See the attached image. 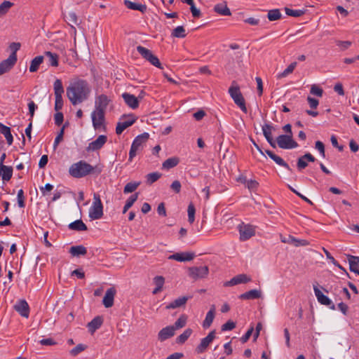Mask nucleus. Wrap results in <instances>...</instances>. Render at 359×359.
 I'll list each match as a JSON object with an SVG mask.
<instances>
[{
	"instance_id": "obj_1",
	"label": "nucleus",
	"mask_w": 359,
	"mask_h": 359,
	"mask_svg": "<svg viewBox=\"0 0 359 359\" xmlns=\"http://www.w3.org/2000/svg\"><path fill=\"white\" fill-rule=\"evenodd\" d=\"M66 91L70 102L73 105H76L88 98L91 88L87 81L75 79L71 81Z\"/></svg>"
},
{
	"instance_id": "obj_2",
	"label": "nucleus",
	"mask_w": 359,
	"mask_h": 359,
	"mask_svg": "<svg viewBox=\"0 0 359 359\" xmlns=\"http://www.w3.org/2000/svg\"><path fill=\"white\" fill-rule=\"evenodd\" d=\"M102 168L99 166H93L85 161L81 160L72 164L69 168V174L74 178H82L88 175L100 174Z\"/></svg>"
},
{
	"instance_id": "obj_3",
	"label": "nucleus",
	"mask_w": 359,
	"mask_h": 359,
	"mask_svg": "<svg viewBox=\"0 0 359 359\" xmlns=\"http://www.w3.org/2000/svg\"><path fill=\"white\" fill-rule=\"evenodd\" d=\"M231 97L233 99L234 103L241 109V110L247 113L248 109L245 105V99L240 90L239 86L237 85L236 81H233L231 86L228 90Z\"/></svg>"
},
{
	"instance_id": "obj_4",
	"label": "nucleus",
	"mask_w": 359,
	"mask_h": 359,
	"mask_svg": "<svg viewBox=\"0 0 359 359\" xmlns=\"http://www.w3.org/2000/svg\"><path fill=\"white\" fill-rule=\"evenodd\" d=\"M149 134L147 133H144L143 134H141L138 136H137L135 140H133L130 151H129V161H132L133 158L140 151L143 149L146 142L149 139Z\"/></svg>"
},
{
	"instance_id": "obj_5",
	"label": "nucleus",
	"mask_w": 359,
	"mask_h": 359,
	"mask_svg": "<svg viewBox=\"0 0 359 359\" xmlns=\"http://www.w3.org/2000/svg\"><path fill=\"white\" fill-rule=\"evenodd\" d=\"M89 217L93 220L101 219L103 216V205L98 194L94 193L93 201L88 212Z\"/></svg>"
},
{
	"instance_id": "obj_6",
	"label": "nucleus",
	"mask_w": 359,
	"mask_h": 359,
	"mask_svg": "<svg viewBox=\"0 0 359 359\" xmlns=\"http://www.w3.org/2000/svg\"><path fill=\"white\" fill-rule=\"evenodd\" d=\"M137 50L144 59L149 62L152 65L163 69L158 58L150 50L142 46H138Z\"/></svg>"
},
{
	"instance_id": "obj_7",
	"label": "nucleus",
	"mask_w": 359,
	"mask_h": 359,
	"mask_svg": "<svg viewBox=\"0 0 359 359\" xmlns=\"http://www.w3.org/2000/svg\"><path fill=\"white\" fill-rule=\"evenodd\" d=\"M278 147L283 149H290L298 147L292 135H280L276 139Z\"/></svg>"
},
{
	"instance_id": "obj_8",
	"label": "nucleus",
	"mask_w": 359,
	"mask_h": 359,
	"mask_svg": "<svg viewBox=\"0 0 359 359\" xmlns=\"http://www.w3.org/2000/svg\"><path fill=\"white\" fill-rule=\"evenodd\" d=\"M238 229L241 241H247L255 235V227L251 224L242 223L238 226Z\"/></svg>"
},
{
	"instance_id": "obj_9",
	"label": "nucleus",
	"mask_w": 359,
	"mask_h": 359,
	"mask_svg": "<svg viewBox=\"0 0 359 359\" xmlns=\"http://www.w3.org/2000/svg\"><path fill=\"white\" fill-rule=\"evenodd\" d=\"M208 273L209 269L207 266L189 268V276L194 279L204 278Z\"/></svg>"
},
{
	"instance_id": "obj_10",
	"label": "nucleus",
	"mask_w": 359,
	"mask_h": 359,
	"mask_svg": "<svg viewBox=\"0 0 359 359\" xmlns=\"http://www.w3.org/2000/svg\"><path fill=\"white\" fill-rule=\"evenodd\" d=\"M104 114L105 111L94 110L91 114L93 126L95 130H100L104 128Z\"/></svg>"
},
{
	"instance_id": "obj_11",
	"label": "nucleus",
	"mask_w": 359,
	"mask_h": 359,
	"mask_svg": "<svg viewBox=\"0 0 359 359\" xmlns=\"http://www.w3.org/2000/svg\"><path fill=\"white\" fill-rule=\"evenodd\" d=\"M313 290L315 295L320 304L327 306L332 310L335 309V305L333 304L332 300L328 297L323 294L317 286H313Z\"/></svg>"
},
{
	"instance_id": "obj_12",
	"label": "nucleus",
	"mask_w": 359,
	"mask_h": 359,
	"mask_svg": "<svg viewBox=\"0 0 359 359\" xmlns=\"http://www.w3.org/2000/svg\"><path fill=\"white\" fill-rule=\"evenodd\" d=\"M215 330H212L207 335V337L201 339V343L196 348V351L198 353H202L205 352L210 344L215 338Z\"/></svg>"
},
{
	"instance_id": "obj_13",
	"label": "nucleus",
	"mask_w": 359,
	"mask_h": 359,
	"mask_svg": "<svg viewBox=\"0 0 359 359\" xmlns=\"http://www.w3.org/2000/svg\"><path fill=\"white\" fill-rule=\"evenodd\" d=\"M107 137L106 135H101L97 138L88 144L86 148L87 151H94L100 149L106 143Z\"/></svg>"
},
{
	"instance_id": "obj_14",
	"label": "nucleus",
	"mask_w": 359,
	"mask_h": 359,
	"mask_svg": "<svg viewBox=\"0 0 359 359\" xmlns=\"http://www.w3.org/2000/svg\"><path fill=\"white\" fill-rule=\"evenodd\" d=\"M15 63L14 55L9 56L7 59L1 61L0 62V76L10 72Z\"/></svg>"
},
{
	"instance_id": "obj_15",
	"label": "nucleus",
	"mask_w": 359,
	"mask_h": 359,
	"mask_svg": "<svg viewBox=\"0 0 359 359\" xmlns=\"http://www.w3.org/2000/svg\"><path fill=\"white\" fill-rule=\"evenodd\" d=\"M250 281H251V278L247 275L243 273L237 275L232 278L230 280L225 282L224 285L225 287H231L241 283H246Z\"/></svg>"
},
{
	"instance_id": "obj_16",
	"label": "nucleus",
	"mask_w": 359,
	"mask_h": 359,
	"mask_svg": "<svg viewBox=\"0 0 359 359\" xmlns=\"http://www.w3.org/2000/svg\"><path fill=\"white\" fill-rule=\"evenodd\" d=\"M280 241L284 243H289L294 245L295 247L298 246H306L309 245V242L306 240L304 239H297L292 236L289 235L288 236H280Z\"/></svg>"
},
{
	"instance_id": "obj_17",
	"label": "nucleus",
	"mask_w": 359,
	"mask_h": 359,
	"mask_svg": "<svg viewBox=\"0 0 359 359\" xmlns=\"http://www.w3.org/2000/svg\"><path fill=\"white\" fill-rule=\"evenodd\" d=\"M15 310L18 312L20 316L25 318H28L29 314V307L27 302L24 299L19 300L14 305Z\"/></svg>"
},
{
	"instance_id": "obj_18",
	"label": "nucleus",
	"mask_w": 359,
	"mask_h": 359,
	"mask_svg": "<svg viewBox=\"0 0 359 359\" xmlns=\"http://www.w3.org/2000/svg\"><path fill=\"white\" fill-rule=\"evenodd\" d=\"M109 102L108 97L102 94L95 97V109L98 111H105Z\"/></svg>"
},
{
	"instance_id": "obj_19",
	"label": "nucleus",
	"mask_w": 359,
	"mask_h": 359,
	"mask_svg": "<svg viewBox=\"0 0 359 359\" xmlns=\"http://www.w3.org/2000/svg\"><path fill=\"white\" fill-rule=\"evenodd\" d=\"M116 290L114 287L109 288L103 297L102 303L106 308H110L114 304Z\"/></svg>"
},
{
	"instance_id": "obj_20",
	"label": "nucleus",
	"mask_w": 359,
	"mask_h": 359,
	"mask_svg": "<svg viewBox=\"0 0 359 359\" xmlns=\"http://www.w3.org/2000/svg\"><path fill=\"white\" fill-rule=\"evenodd\" d=\"M175 330L172 325L167 326L161 330L158 334V339L163 341L175 335Z\"/></svg>"
},
{
	"instance_id": "obj_21",
	"label": "nucleus",
	"mask_w": 359,
	"mask_h": 359,
	"mask_svg": "<svg viewBox=\"0 0 359 359\" xmlns=\"http://www.w3.org/2000/svg\"><path fill=\"white\" fill-rule=\"evenodd\" d=\"M195 255L193 252H180L175 253L168 257L169 259H174L177 262H187L194 259Z\"/></svg>"
},
{
	"instance_id": "obj_22",
	"label": "nucleus",
	"mask_w": 359,
	"mask_h": 359,
	"mask_svg": "<svg viewBox=\"0 0 359 359\" xmlns=\"http://www.w3.org/2000/svg\"><path fill=\"white\" fill-rule=\"evenodd\" d=\"M122 97L126 104L130 108L135 109L139 107L138 99L135 95L128 93H124L122 94Z\"/></svg>"
},
{
	"instance_id": "obj_23",
	"label": "nucleus",
	"mask_w": 359,
	"mask_h": 359,
	"mask_svg": "<svg viewBox=\"0 0 359 359\" xmlns=\"http://www.w3.org/2000/svg\"><path fill=\"white\" fill-rule=\"evenodd\" d=\"M272 130L273 127L271 125L265 124L262 126V131L264 136L266 139L269 144L273 147H276V142L272 137Z\"/></svg>"
},
{
	"instance_id": "obj_24",
	"label": "nucleus",
	"mask_w": 359,
	"mask_h": 359,
	"mask_svg": "<svg viewBox=\"0 0 359 359\" xmlns=\"http://www.w3.org/2000/svg\"><path fill=\"white\" fill-rule=\"evenodd\" d=\"M135 122V118L128 117L124 121H119L116 128V133L117 135H121L125 129L132 126Z\"/></svg>"
},
{
	"instance_id": "obj_25",
	"label": "nucleus",
	"mask_w": 359,
	"mask_h": 359,
	"mask_svg": "<svg viewBox=\"0 0 359 359\" xmlns=\"http://www.w3.org/2000/svg\"><path fill=\"white\" fill-rule=\"evenodd\" d=\"M103 323V318L102 316L95 317L87 325L88 331L93 334L97 329H99Z\"/></svg>"
},
{
	"instance_id": "obj_26",
	"label": "nucleus",
	"mask_w": 359,
	"mask_h": 359,
	"mask_svg": "<svg viewBox=\"0 0 359 359\" xmlns=\"http://www.w3.org/2000/svg\"><path fill=\"white\" fill-rule=\"evenodd\" d=\"M13 175V168L0 163V177L4 181H9Z\"/></svg>"
},
{
	"instance_id": "obj_27",
	"label": "nucleus",
	"mask_w": 359,
	"mask_h": 359,
	"mask_svg": "<svg viewBox=\"0 0 359 359\" xmlns=\"http://www.w3.org/2000/svg\"><path fill=\"white\" fill-rule=\"evenodd\" d=\"M265 153L277 163L278 165L284 167L288 170H291L289 165L279 156L275 154L273 151L270 150H266Z\"/></svg>"
},
{
	"instance_id": "obj_28",
	"label": "nucleus",
	"mask_w": 359,
	"mask_h": 359,
	"mask_svg": "<svg viewBox=\"0 0 359 359\" xmlns=\"http://www.w3.org/2000/svg\"><path fill=\"white\" fill-rule=\"evenodd\" d=\"M43 56L46 57V62L49 66L55 67L58 66L59 56L57 54L50 51H46Z\"/></svg>"
},
{
	"instance_id": "obj_29",
	"label": "nucleus",
	"mask_w": 359,
	"mask_h": 359,
	"mask_svg": "<svg viewBox=\"0 0 359 359\" xmlns=\"http://www.w3.org/2000/svg\"><path fill=\"white\" fill-rule=\"evenodd\" d=\"M189 298H190L189 297H185V296L180 297L179 298L175 299L174 301H172L170 304H168L165 306V309H176V308L181 307V306H182L186 304L187 300Z\"/></svg>"
},
{
	"instance_id": "obj_30",
	"label": "nucleus",
	"mask_w": 359,
	"mask_h": 359,
	"mask_svg": "<svg viewBox=\"0 0 359 359\" xmlns=\"http://www.w3.org/2000/svg\"><path fill=\"white\" fill-rule=\"evenodd\" d=\"M347 257L350 271L358 274L359 272V257L348 255Z\"/></svg>"
},
{
	"instance_id": "obj_31",
	"label": "nucleus",
	"mask_w": 359,
	"mask_h": 359,
	"mask_svg": "<svg viewBox=\"0 0 359 359\" xmlns=\"http://www.w3.org/2000/svg\"><path fill=\"white\" fill-rule=\"evenodd\" d=\"M215 306L212 305L210 311L207 313L205 320L203 322V327L204 328H208L215 318Z\"/></svg>"
},
{
	"instance_id": "obj_32",
	"label": "nucleus",
	"mask_w": 359,
	"mask_h": 359,
	"mask_svg": "<svg viewBox=\"0 0 359 359\" xmlns=\"http://www.w3.org/2000/svg\"><path fill=\"white\" fill-rule=\"evenodd\" d=\"M0 133L4 135L8 145H11L13 142V137L11 133V128L0 123Z\"/></svg>"
},
{
	"instance_id": "obj_33",
	"label": "nucleus",
	"mask_w": 359,
	"mask_h": 359,
	"mask_svg": "<svg viewBox=\"0 0 359 359\" xmlns=\"http://www.w3.org/2000/svg\"><path fill=\"white\" fill-rule=\"evenodd\" d=\"M124 4L128 8L131 10L139 11L142 13H144L147 11V6L144 4L134 3L129 0H125Z\"/></svg>"
},
{
	"instance_id": "obj_34",
	"label": "nucleus",
	"mask_w": 359,
	"mask_h": 359,
	"mask_svg": "<svg viewBox=\"0 0 359 359\" xmlns=\"http://www.w3.org/2000/svg\"><path fill=\"white\" fill-rule=\"evenodd\" d=\"M43 55H39L32 59L29 68V72H36L39 69V66L43 63Z\"/></svg>"
},
{
	"instance_id": "obj_35",
	"label": "nucleus",
	"mask_w": 359,
	"mask_h": 359,
	"mask_svg": "<svg viewBox=\"0 0 359 359\" xmlns=\"http://www.w3.org/2000/svg\"><path fill=\"white\" fill-rule=\"evenodd\" d=\"M261 291L258 290H251L239 296L241 299H255L261 297Z\"/></svg>"
},
{
	"instance_id": "obj_36",
	"label": "nucleus",
	"mask_w": 359,
	"mask_h": 359,
	"mask_svg": "<svg viewBox=\"0 0 359 359\" xmlns=\"http://www.w3.org/2000/svg\"><path fill=\"white\" fill-rule=\"evenodd\" d=\"M214 11L216 13L224 16H229L231 15V13L226 5V2L225 1L223 4L215 5L214 7Z\"/></svg>"
},
{
	"instance_id": "obj_37",
	"label": "nucleus",
	"mask_w": 359,
	"mask_h": 359,
	"mask_svg": "<svg viewBox=\"0 0 359 359\" xmlns=\"http://www.w3.org/2000/svg\"><path fill=\"white\" fill-rule=\"evenodd\" d=\"M153 282L156 287L154 289L152 293L156 294L162 290L165 283V278L162 276H156L154 278Z\"/></svg>"
},
{
	"instance_id": "obj_38",
	"label": "nucleus",
	"mask_w": 359,
	"mask_h": 359,
	"mask_svg": "<svg viewBox=\"0 0 359 359\" xmlns=\"http://www.w3.org/2000/svg\"><path fill=\"white\" fill-rule=\"evenodd\" d=\"M69 253L74 257H79L86 255L87 249L83 245L72 246L69 249Z\"/></svg>"
},
{
	"instance_id": "obj_39",
	"label": "nucleus",
	"mask_w": 359,
	"mask_h": 359,
	"mask_svg": "<svg viewBox=\"0 0 359 359\" xmlns=\"http://www.w3.org/2000/svg\"><path fill=\"white\" fill-rule=\"evenodd\" d=\"M180 159L177 157H171L166 159L162 164V168L169 170L178 165Z\"/></svg>"
},
{
	"instance_id": "obj_40",
	"label": "nucleus",
	"mask_w": 359,
	"mask_h": 359,
	"mask_svg": "<svg viewBox=\"0 0 359 359\" xmlns=\"http://www.w3.org/2000/svg\"><path fill=\"white\" fill-rule=\"evenodd\" d=\"M69 228L72 230L82 231L87 230V226L83 222L81 219H77L69 224Z\"/></svg>"
},
{
	"instance_id": "obj_41",
	"label": "nucleus",
	"mask_w": 359,
	"mask_h": 359,
	"mask_svg": "<svg viewBox=\"0 0 359 359\" xmlns=\"http://www.w3.org/2000/svg\"><path fill=\"white\" fill-rule=\"evenodd\" d=\"M193 331L191 328L186 329L182 334L179 335L176 339V343L182 344H184L188 338L191 336Z\"/></svg>"
},
{
	"instance_id": "obj_42",
	"label": "nucleus",
	"mask_w": 359,
	"mask_h": 359,
	"mask_svg": "<svg viewBox=\"0 0 359 359\" xmlns=\"http://www.w3.org/2000/svg\"><path fill=\"white\" fill-rule=\"evenodd\" d=\"M138 194L135 193V194L131 195L126 202V204L123 207V213H126L130 208L133 206L134 203L137 200Z\"/></svg>"
},
{
	"instance_id": "obj_43",
	"label": "nucleus",
	"mask_w": 359,
	"mask_h": 359,
	"mask_svg": "<svg viewBox=\"0 0 359 359\" xmlns=\"http://www.w3.org/2000/svg\"><path fill=\"white\" fill-rule=\"evenodd\" d=\"M13 4L9 1H4L0 4V18L4 16L13 6Z\"/></svg>"
},
{
	"instance_id": "obj_44",
	"label": "nucleus",
	"mask_w": 359,
	"mask_h": 359,
	"mask_svg": "<svg viewBox=\"0 0 359 359\" xmlns=\"http://www.w3.org/2000/svg\"><path fill=\"white\" fill-rule=\"evenodd\" d=\"M171 35L176 38H184L187 36V33L183 26H178L172 30Z\"/></svg>"
},
{
	"instance_id": "obj_45",
	"label": "nucleus",
	"mask_w": 359,
	"mask_h": 359,
	"mask_svg": "<svg viewBox=\"0 0 359 359\" xmlns=\"http://www.w3.org/2000/svg\"><path fill=\"white\" fill-rule=\"evenodd\" d=\"M55 96L62 95L64 93V88L60 79H56L53 84Z\"/></svg>"
},
{
	"instance_id": "obj_46",
	"label": "nucleus",
	"mask_w": 359,
	"mask_h": 359,
	"mask_svg": "<svg viewBox=\"0 0 359 359\" xmlns=\"http://www.w3.org/2000/svg\"><path fill=\"white\" fill-rule=\"evenodd\" d=\"M267 18L270 21H274L281 18V13L279 9L270 10L268 12Z\"/></svg>"
},
{
	"instance_id": "obj_47",
	"label": "nucleus",
	"mask_w": 359,
	"mask_h": 359,
	"mask_svg": "<svg viewBox=\"0 0 359 359\" xmlns=\"http://www.w3.org/2000/svg\"><path fill=\"white\" fill-rule=\"evenodd\" d=\"M187 317L185 315H182L175 323L173 325H172L174 329L178 330L184 327L187 323Z\"/></svg>"
},
{
	"instance_id": "obj_48",
	"label": "nucleus",
	"mask_w": 359,
	"mask_h": 359,
	"mask_svg": "<svg viewBox=\"0 0 359 359\" xmlns=\"http://www.w3.org/2000/svg\"><path fill=\"white\" fill-rule=\"evenodd\" d=\"M297 66V62H292L283 72L278 75V78L281 79L286 77L288 74H291Z\"/></svg>"
},
{
	"instance_id": "obj_49",
	"label": "nucleus",
	"mask_w": 359,
	"mask_h": 359,
	"mask_svg": "<svg viewBox=\"0 0 359 359\" xmlns=\"http://www.w3.org/2000/svg\"><path fill=\"white\" fill-rule=\"evenodd\" d=\"M161 177V174L158 172H151L147 175V182L151 184L156 182Z\"/></svg>"
},
{
	"instance_id": "obj_50",
	"label": "nucleus",
	"mask_w": 359,
	"mask_h": 359,
	"mask_svg": "<svg viewBox=\"0 0 359 359\" xmlns=\"http://www.w3.org/2000/svg\"><path fill=\"white\" fill-rule=\"evenodd\" d=\"M335 43L339 48L340 50L344 51L351 47L352 42L350 41L336 40Z\"/></svg>"
},
{
	"instance_id": "obj_51",
	"label": "nucleus",
	"mask_w": 359,
	"mask_h": 359,
	"mask_svg": "<svg viewBox=\"0 0 359 359\" xmlns=\"http://www.w3.org/2000/svg\"><path fill=\"white\" fill-rule=\"evenodd\" d=\"M140 184V182H129L124 187L123 192L125 194L132 193L135 191Z\"/></svg>"
},
{
	"instance_id": "obj_52",
	"label": "nucleus",
	"mask_w": 359,
	"mask_h": 359,
	"mask_svg": "<svg viewBox=\"0 0 359 359\" xmlns=\"http://www.w3.org/2000/svg\"><path fill=\"white\" fill-rule=\"evenodd\" d=\"M87 348V346L83 344H79L70 351V354L72 356H76L81 352L85 351Z\"/></svg>"
},
{
	"instance_id": "obj_53",
	"label": "nucleus",
	"mask_w": 359,
	"mask_h": 359,
	"mask_svg": "<svg viewBox=\"0 0 359 359\" xmlns=\"http://www.w3.org/2000/svg\"><path fill=\"white\" fill-rule=\"evenodd\" d=\"M20 43H15L13 42L10 44L9 48L12 51L11 54L9 56L14 55L15 57V61L17 62L18 57H17V51L20 50Z\"/></svg>"
},
{
	"instance_id": "obj_54",
	"label": "nucleus",
	"mask_w": 359,
	"mask_h": 359,
	"mask_svg": "<svg viewBox=\"0 0 359 359\" xmlns=\"http://www.w3.org/2000/svg\"><path fill=\"white\" fill-rule=\"evenodd\" d=\"M188 212V221L190 223H193L195 219V212L196 209L193 203H190L187 209Z\"/></svg>"
},
{
	"instance_id": "obj_55",
	"label": "nucleus",
	"mask_w": 359,
	"mask_h": 359,
	"mask_svg": "<svg viewBox=\"0 0 359 359\" xmlns=\"http://www.w3.org/2000/svg\"><path fill=\"white\" fill-rule=\"evenodd\" d=\"M285 11L287 15L292 17H300L304 13V11L302 10H292L288 8H285Z\"/></svg>"
},
{
	"instance_id": "obj_56",
	"label": "nucleus",
	"mask_w": 359,
	"mask_h": 359,
	"mask_svg": "<svg viewBox=\"0 0 359 359\" xmlns=\"http://www.w3.org/2000/svg\"><path fill=\"white\" fill-rule=\"evenodd\" d=\"M18 198V203L20 208H24L25 206V196H24V191L22 189H20L18 192L17 195Z\"/></svg>"
},
{
	"instance_id": "obj_57",
	"label": "nucleus",
	"mask_w": 359,
	"mask_h": 359,
	"mask_svg": "<svg viewBox=\"0 0 359 359\" xmlns=\"http://www.w3.org/2000/svg\"><path fill=\"white\" fill-rule=\"evenodd\" d=\"M64 130H65V127L63 126L59 133L57 134V135L56 136L55 139V141H54V144H53V148L54 149H55L57 147V145L59 144V143L63 140V135H64Z\"/></svg>"
},
{
	"instance_id": "obj_58",
	"label": "nucleus",
	"mask_w": 359,
	"mask_h": 359,
	"mask_svg": "<svg viewBox=\"0 0 359 359\" xmlns=\"http://www.w3.org/2000/svg\"><path fill=\"white\" fill-rule=\"evenodd\" d=\"M307 161L304 158V156L299 157L297 160V166L299 170H302L307 167Z\"/></svg>"
},
{
	"instance_id": "obj_59",
	"label": "nucleus",
	"mask_w": 359,
	"mask_h": 359,
	"mask_svg": "<svg viewBox=\"0 0 359 359\" xmlns=\"http://www.w3.org/2000/svg\"><path fill=\"white\" fill-rule=\"evenodd\" d=\"M55 110L58 111L63 107L62 95H57V96H55Z\"/></svg>"
},
{
	"instance_id": "obj_60",
	"label": "nucleus",
	"mask_w": 359,
	"mask_h": 359,
	"mask_svg": "<svg viewBox=\"0 0 359 359\" xmlns=\"http://www.w3.org/2000/svg\"><path fill=\"white\" fill-rule=\"evenodd\" d=\"M29 114L30 115L29 121H32V118L34 115V111L37 109V105L34 101L30 100L28 103Z\"/></svg>"
},
{
	"instance_id": "obj_61",
	"label": "nucleus",
	"mask_w": 359,
	"mask_h": 359,
	"mask_svg": "<svg viewBox=\"0 0 359 359\" xmlns=\"http://www.w3.org/2000/svg\"><path fill=\"white\" fill-rule=\"evenodd\" d=\"M315 148L319 151L322 157H325V146L324 144L320 141L316 142Z\"/></svg>"
},
{
	"instance_id": "obj_62",
	"label": "nucleus",
	"mask_w": 359,
	"mask_h": 359,
	"mask_svg": "<svg viewBox=\"0 0 359 359\" xmlns=\"http://www.w3.org/2000/svg\"><path fill=\"white\" fill-rule=\"evenodd\" d=\"M310 92L311 94L315 95L318 97H322L323 93V89L316 85H313L311 86Z\"/></svg>"
},
{
	"instance_id": "obj_63",
	"label": "nucleus",
	"mask_w": 359,
	"mask_h": 359,
	"mask_svg": "<svg viewBox=\"0 0 359 359\" xmlns=\"http://www.w3.org/2000/svg\"><path fill=\"white\" fill-rule=\"evenodd\" d=\"M235 327H236V323L231 320H229L226 323L222 325V331L231 330L233 328H235Z\"/></svg>"
},
{
	"instance_id": "obj_64",
	"label": "nucleus",
	"mask_w": 359,
	"mask_h": 359,
	"mask_svg": "<svg viewBox=\"0 0 359 359\" xmlns=\"http://www.w3.org/2000/svg\"><path fill=\"white\" fill-rule=\"evenodd\" d=\"M67 20L72 24L77 25L78 24V18L76 14L74 12L69 13L67 16Z\"/></svg>"
}]
</instances>
